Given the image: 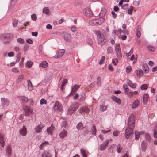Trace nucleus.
<instances>
[{
	"mask_svg": "<svg viewBox=\"0 0 157 157\" xmlns=\"http://www.w3.org/2000/svg\"><path fill=\"white\" fill-rule=\"evenodd\" d=\"M79 104L78 103H75L72 105L68 110L67 114L71 115L74 113L78 108Z\"/></svg>",
	"mask_w": 157,
	"mask_h": 157,
	"instance_id": "1",
	"label": "nucleus"
},
{
	"mask_svg": "<svg viewBox=\"0 0 157 157\" xmlns=\"http://www.w3.org/2000/svg\"><path fill=\"white\" fill-rule=\"evenodd\" d=\"M133 130L131 128H127L126 130L125 135L127 139H131L133 136Z\"/></svg>",
	"mask_w": 157,
	"mask_h": 157,
	"instance_id": "2",
	"label": "nucleus"
},
{
	"mask_svg": "<svg viewBox=\"0 0 157 157\" xmlns=\"http://www.w3.org/2000/svg\"><path fill=\"white\" fill-rule=\"evenodd\" d=\"M133 130L131 128H127L126 130L125 135L127 139H131L133 136Z\"/></svg>",
	"mask_w": 157,
	"mask_h": 157,
	"instance_id": "3",
	"label": "nucleus"
},
{
	"mask_svg": "<svg viewBox=\"0 0 157 157\" xmlns=\"http://www.w3.org/2000/svg\"><path fill=\"white\" fill-rule=\"evenodd\" d=\"M134 116L131 115L129 117L128 120V125L129 128H133L134 127Z\"/></svg>",
	"mask_w": 157,
	"mask_h": 157,
	"instance_id": "4",
	"label": "nucleus"
},
{
	"mask_svg": "<svg viewBox=\"0 0 157 157\" xmlns=\"http://www.w3.org/2000/svg\"><path fill=\"white\" fill-rule=\"evenodd\" d=\"M62 108L63 106L61 103L58 101L55 102L53 106V109L55 111H57L59 112L62 111Z\"/></svg>",
	"mask_w": 157,
	"mask_h": 157,
	"instance_id": "5",
	"label": "nucleus"
},
{
	"mask_svg": "<svg viewBox=\"0 0 157 157\" xmlns=\"http://www.w3.org/2000/svg\"><path fill=\"white\" fill-rule=\"evenodd\" d=\"M103 22V20H89V24L92 25H98Z\"/></svg>",
	"mask_w": 157,
	"mask_h": 157,
	"instance_id": "6",
	"label": "nucleus"
},
{
	"mask_svg": "<svg viewBox=\"0 0 157 157\" xmlns=\"http://www.w3.org/2000/svg\"><path fill=\"white\" fill-rule=\"evenodd\" d=\"M1 105L3 107L8 106L9 104V101L7 99L4 98H1Z\"/></svg>",
	"mask_w": 157,
	"mask_h": 157,
	"instance_id": "7",
	"label": "nucleus"
},
{
	"mask_svg": "<svg viewBox=\"0 0 157 157\" xmlns=\"http://www.w3.org/2000/svg\"><path fill=\"white\" fill-rule=\"evenodd\" d=\"M89 109L86 106H83L79 110L78 112L82 114L83 113H88L89 112Z\"/></svg>",
	"mask_w": 157,
	"mask_h": 157,
	"instance_id": "8",
	"label": "nucleus"
},
{
	"mask_svg": "<svg viewBox=\"0 0 157 157\" xmlns=\"http://www.w3.org/2000/svg\"><path fill=\"white\" fill-rule=\"evenodd\" d=\"M109 141L108 139L105 140L102 144L100 145V149L101 151L104 150L107 147L108 145L109 144Z\"/></svg>",
	"mask_w": 157,
	"mask_h": 157,
	"instance_id": "9",
	"label": "nucleus"
},
{
	"mask_svg": "<svg viewBox=\"0 0 157 157\" xmlns=\"http://www.w3.org/2000/svg\"><path fill=\"white\" fill-rule=\"evenodd\" d=\"M84 14L87 17H91L92 15V13L91 10L88 8L85 9L83 11Z\"/></svg>",
	"mask_w": 157,
	"mask_h": 157,
	"instance_id": "10",
	"label": "nucleus"
},
{
	"mask_svg": "<svg viewBox=\"0 0 157 157\" xmlns=\"http://www.w3.org/2000/svg\"><path fill=\"white\" fill-rule=\"evenodd\" d=\"M98 44L102 46L105 44L107 41V39L104 36H102L101 38L98 39Z\"/></svg>",
	"mask_w": 157,
	"mask_h": 157,
	"instance_id": "11",
	"label": "nucleus"
},
{
	"mask_svg": "<svg viewBox=\"0 0 157 157\" xmlns=\"http://www.w3.org/2000/svg\"><path fill=\"white\" fill-rule=\"evenodd\" d=\"M65 52V50L64 49L59 50L58 52L54 56V57L55 58H57L61 57L64 54Z\"/></svg>",
	"mask_w": 157,
	"mask_h": 157,
	"instance_id": "12",
	"label": "nucleus"
},
{
	"mask_svg": "<svg viewBox=\"0 0 157 157\" xmlns=\"http://www.w3.org/2000/svg\"><path fill=\"white\" fill-rule=\"evenodd\" d=\"M25 112V115L27 116H29L31 114L32 111L27 106H25L24 108Z\"/></svg>",
	"mask_w": 157,
	"mask_h": 157,
	"instance_id": "13",
	"label": "nucleus"
},
{
	"mask_svg": "<svg viewBox=\"0 0 157 157\" xmlns=\"http://www.w3.org/2000/svg\"><path fill=\"white\" fill-rule=\"evenodd\" d=\"M126 82L128 85L132 88H135L136 86V84L135 83H132V82L129 79H127Z\"/></svg>",
	"mask_w": 157,
	"mask_h": 157,
	"instance_id": "14",
	"label": "nucleus"
},
{
	"mask_svg": "<svg viewBox=\"0 0 157 157\" xmlns=\"http://www.w3.org/2000/svg\"><path fill=\"white\" fill-rule=\"evenodd\" d=\"M5 144L3 136L0 134V148H4Z\"/></svg>",
	"mask_w": 157,
	"mask_h": 157,
	"instance_id": "15",
	"label": "nucleus"
},
{
	"mask_svg": "<svg viewBox=\"0 0 157 157\" xmlns=\"http://www.w3.org/2000/svg\"><path fill=\"white\" fill-rule=\"evenodd\" d=\"M19 132L20 134L22 136H25L27 134V131L26 127L24 125L21 129L20 131Z\"/></svg>",
	"mask_w": 157,
	"mask_h": 157,
	"instance_id": "16",
	"label": "nucleus"
},
{
	"mask_svg": "<svg viewBox=\"0 0 157 157\" xmlns=\"http://www.w3.org/2000/svg\"><path fill=\"white\" fill-rule=\"evenodd\" d=\"M145 133L144 131H142L139 132L137 131H135V138L136 140H137L139 139L140 137V136L143 135Z\"/></svg>",
	"mask_w": 157,
	"mask_h": 157,
	"instance_id": "17",
	"label": "nucleus"
},
{
	"mask_svg": "<svg viewBox=\"0 0 157 157\" xmlns=\"http://www.w3.org/2000/svg\"><path fill=\"white\" fill-rule=\"evenodd\" d=\"M67 132L65 130H63L61 131L59 134V137L61 139H63L67 136Z\"/></svg>",
	"mask_w": 157,
	"mask_h": 157,
	"instance_id": "18",
	"label": "nucleus"
},
{
	"mask_svg": "<svg viewBox=\"0 0 157 157\" xmlns=\"http://www.w3.org/2000/svg\"><path fill=\"white\" fill-rule=\"evenodd\" d=\"M106 11L105 10L103 9L102 10L100 13L99 14V16L103 20H105L106 18L105 17V15L106 14Z\"/></svg>",
	"mask_w": 157,
	"mask_h": 157,
	"instance_id": "19",
	"label": "nucleus"
},
{
	"mask_svg": "<svg viewBox=\"0 0 157 157\" xmlns=\"http://www.w3.org/2000/svg\"><path fill=\"white\" fill-rule=\"evenodd\" d=\"M135 72L139 78L142 77L143 75V72L141 69L136 70L135 71Z\"/></svg>",
	"mask_w": 157,
	"mask_h": 157,
	"instance_id": "20",
	"label": "nucleus"
},
{
	"mask_svg": "<svg viewBox=\"0 0 157 157\" xmlns=\"http://www.w3.org/2000/svg\"><path fill=\"white\" fill-rule=\"evenodd\" d=\"M149 96L148 94H145L143 96V102L144 104H146L148 101Z\"/></svg>",
	"mask_w": 157,
	"mask_h": 157,
	"instance_id": "21",
	"label": "nucleus"
},
{
	"mask_svg": "<svg viewBox=\"0 0 157 157\" xmlns=\"http://www.w3.org/2000/svg\"><path fill=\"white\" fill-rule=\"evenodd\" d=\"M64 38L66 41H69L71 40V36L70 34L65 33L64 35Z\"/></svg>",
	"mask_w": 157,
	"mask_h": 157,
	"instance_id": "22",
	"label": "nucleus"
},
{
	"mask_svg": "<svg viewBox=\"0 0 157 157\" xmlns=\"http://www.w3.org/2000/svg\"><path fill=\"white\" fill-rule=\"evenodd\" d=\"M140 104L139 101L138 99H136L132 104V109L137 107Z\"/></svg>",
	"mask_w": 157,
	"mask_h": 157,
	"instance_id": "23",
	"label": "nucleus"
},
{
	"mask_svg": "<svg viewBox=\"0 0 157 157\" xmlns=\"http://www.w3.org/2000/svg\"><path fill=\"white\" fill-rule=\"evenodd\" d=\"M43 126L41 124L37 126L35 128V131L37 133H39L41 131Z\"/></svg>",
	"mask_w": 157,
	"mask_h": 157,
	"instance_id": "24",
	"label": "nucleus"
},
{
	"mask_svg": "<svg viewBox=\"0 0 157 157\" xmlns=\"http://www.w3.org/2000/svg\"><path fill=\"white\" fill-rule=\"evenodd\" d=\"M142 68L144 73L147 74L148 72L149 68L147 64L145 63L143 64L142 66Z\"/></svg>",
	"mask_w": 157,
	"mask_h": 157,
	"instance_id": "25",
	"label": "nucleus"
},
{
	"mask_svg": "<svg viewBox=\"0 0 157 157\" xmlns=\"http://www.w3.org/2000/svg\"><path fill=\"white\" fill-rule=\"evenodd\" d=\"M80 86L77 84H75L72 87L71 91V93H74L76 92L78 89L79 88Z\"/></svg>",
	"mask_w": 157,
	"mask_h": 157,
	"instance_id": "26",
	"label": "nucleus"
},
{
	"mask_svg": "<svg viewBox=\"0 0 157 157\" xmlns=\"http://www.w3.org/2000/svg\"><path fill=\"white\" fill-rule=\"evenodd\" d=\"M28 83V89L29 91H32L33 89V86L32 85L31 82L30 80H27Z\"/></svg>",
	"mask_w": 157,
	"mask_h": 157,
	"instance_id": "27",
	"label": "nucleus"
},
{
	"mask_svg": "<svg viewBox=\"0 0 157 157\" xmlns=\"http://www.w3.org/2000/svg\"><path fill=\"white\" fill-rule=\"evenodd\" d=\"M1 38L4 41V42L5 43H7V42L5 41L4 40V39H10V34H4L2 35Z\"/></svg>",
	"mask_w": 157,
	"mask_h": 157,
	"instance_id": "28",
	"label": "nucleus"
},
{
	"mask_svg": "<svg viewBox=\"0 0 157 157\" xmlns=\"http://www.w3.org/2000/svg\"><path fill=\"white\" fill-rule=\"evenodd\" d=\"M12 151L11 147V146H8L6 149V154L9 156H10Z\"/></svg>",
	"mask_w": 157,
	"mask_h": 157,
	"instance_id": "29",
	"label": "nucleus"
},
{
	"mask_svg": "<svg viewBox=\"0 0 157 157\" xmlns=\"http://www.w3.org/2000/svg\"><path fill=\"white\" fill-rule=\"evenodd\" d=\"M81 153L83 157H87V154L88 153L87 151H85L83 149H81L80 150Z\"/></svg>",
	"mask_w": 157,
	"mask_h": 157,
	"instance_id": "30",
	"label": "nucleus"
},
{
	"mask_svg": "<svg viewBox=\"0 0 157 157\" xmlns=\"http://www.w3.org/2000/svg\"><path fill=\"white\" fill-rule=\"evenodd\" d=\"M112 99L113 100V101H114L118 104H121V101L119 98H118L116 97V96H112Z\"/></svg>",
	"mask_w": 157,
	"mask_h": 157,
	"instance_id": "31",
	"label": "nucleus"
},
{
	"mask_svg": "<svg viewBox=\"0 0 157 157\" xmlns=\"http://www.w3.org/2000/svg\"><path fill=\"white\" fill-rule=\"evenodd\" d=\"M24 76V75L22 74L19 75L16 80L17 82L18 83L20 82L23 80Z\"/></svg>",
	"mask_w": 157,
	"mask_h": 157,
	"instance_id": "32",
	"label": "nucleus"
},
{
	"mask_svg": "<svg viewBox=\"0 0 157 157\" xmlns=\"http://www.w3.org/2000/svg\"><path fill=\"white\" fill-rule=\"evenodd\" d=\"M33 64V63L31 61L29 60L25 64V66L26 67L30 68L32 67V66Z\"/></svg>",
	"mask_w": 157,
	"mask_h": 157,
	"instance_id": "33",
	"label": "nucleus"
},
{
	"mask_svg": "<svg viewBox=\"0 0 157 157\" xmlns=\"http://www.w3.org/2000/svg\"><path fill=\"white\" fill-rule=\"evenodd\" d=\"M48 63L46 61L42 62L40 64V66L43 68L46 67L48 65Z\"/></svg>",
	"mask_w": 157,
	"mask_h": 157,
	"instance_id": "34",
	"label": "nucleus"
},
{
	"mask_svg": "<svg viewBox=\"0 0 157 157\" xmlns=\"http://www.w3.org/2000/svg\"><path fill=\"white\" fill-rule=\"evenodd\" d=\"M95 34L97 35L98 38H102L103 35H102L100 31L96 30L95 33Z\"/></svg>",
	"mask_w": 157,
	"mask_h": 157,
	"instance_id": "35",
	"label": "nucleus"
},
{
	"mask_svg": "<svg viewBox=\"0 0 157 157\" xmlns=\"http://www.w3.org/2000/svg\"><path fill=\"white\" fill-rule=\"evenodd\" d=\"M90 132L92 134L95 135H96V127L94 125H92Z\"/></svg>",
	"mask_w": 157,
	"mask_h": 157,
	"instance_id": "36",
	"label": "nucleus"
},
{
	"mask_svg": "<svg viewBox=\"0 0 157 157\" xmlns=\"http://www.w3.org/2000/svg\"><path fill=\"white\" fill-rule=\"evenodd\" d=\"M147 48L149 51L151 52H154L155 50V47L152 46L151 45H148L147 47Z\"/></svg>",
	"mask_w": 157,
	"mask_h": 157,
	"instance_id": "37",
	"label": "nucleus"
},
{
	"mask_svg": "<svg viewBox=\"0 0 157 157\" xmlns=\"http://www.w3.org/2000/svg\"><path fill=\"white\" fill-rule=\"evenodd\" d=\"M49 12V10L48 7H44L43 10L42 12L43 13L48 15Z\"/></svg>",
	"mask_w": 157,
	"mask_h": 157,
	"instance_id": "38",
	"label": "nucleus"
},
{
	"mask_svg": "<svg viewBox=\"0 0 157 157\" xmlns=\"http://www.w3.org/2000/svg\"><path fill=\"white\" fill-rule=\"evenodd\" d=\"M48 144V142L46 141H44V142L42 143L40 146V149H42L44 147Z\"/></svg>",
	"mask_w": 157,
	"mask_h": 157,
	"instance_id": "39",
	"label": "nucleus"
},
{
	"mask_svg": "<svg viewBox=\"0 0 157 157\" xmlns=\"http://www.w3.org/2000/svg\"><path fill=\"white\" fill-rule=\"evenodd\" d=\"M77 128L78 130H81L84 128L83 124L82 123H79L77 126Z\"/></svg>",
	"mask_w": 157,
	"mask_h": 157,
	"instance_id": "40",
	"label": "nucleus"
},
{
	"mask_svg": "<svg viewBox=\"0 0 157 157\" xmlns=\"http://www.w3.org/2000/svg\"><path fill=\"white\" fill-rule=\"evenodd\" d=\"M21 100L23 102H27L29 100H30V99H28V98L25 96H22L21 98Z\"/></svg>",
	"mask_w": 157,
	"mask_h": 157,
	"instance_id": "41",
	"label": "nucleus"
},
{
	"mask_svg": "<svg viewBox=\"0 0 157 157\" xmlns=\"http://www.w3.org/2000/svg\"><path fill=\"white\" fill-rule=\"evenodd\" d=\"M54 130L55 128L53 125L52 124L51 127H50V135H52L53 133L54 132Z\"/></svg>",
	"mask_w": 157,
	"mask_h": 157,
	"instance_id": "42",
	"label": "nucleus"
},
{
	"mask_svg": "<svg viewBox=\"0 0 157 157\" xmlns=\"http://www.w3.org/2000/svg\"><path fill=\"white\" fill-rule=\"evenodd\" d=\"M97 84L98 86H100L101 84V78L98 76L97 78Z\"/></svg>",
	"mask_w": 157,
	"mask_h": 157,
	"instance_id": "43",
	"label": "nucleus"
},
{
	"mask_svg": "<svg viewBox=\"0 0 157 157\" xmlns=\"http://www.w3.org/2000/svg\"><path fill=\"white\" fill-rule=\"evenodd\" d=\"M140 88L142 90H146L148 88V86L147 84H144L141 85Z\"/></svg>",
	"mask_w": 157,
	"mask_h": 157,
	"instance_id": "44",
	"label": "nucleus"
},
{
	"mask_svg": "<svg viewBox=\"0 0 157 157\" xmlns=\"http://www.w3.org/2000/svg\"><path fill=\"white\" fill-rule=\"evenodd\" d=\"M17 42L21 44H23L24 43V40L23 39L21 38H18L17 39Z\"/></svg>",
	"mask_w": 157,
	"mask_h": 157,
	"instance_id": "45",
	"label": "nucleus"
},
{
	"mask_svg": "<svg viewBox=\"0 0 157 157\" xmlns=\"http://www.w3.org/2000/svg\"><path fill=\"white\" fill-rule=\"evenodd\" d=\"M47 101L44 98H42L41 99L40 103V105L46 104H47Z\"/></svg>",
	"mask_w": 157,
	"mask_h": 157,
	"instance_id": "46",
	"label": "nucleus"
},
{
	"mask_svg": "<svg viewBox=\"0 0 157 157\" xmlns=\"http://www.w3.org/2000/svg\"><path fill=\"white\" fill-rule=\"evenodd\" d=\"M133 7L132 6H131L130 7L129 9L128 10V13L129 14H132V12L133 11Z\"/></svg>",
	"mask_w": 157,
	"mask_h": 157,
	"instance_id": "47",
	"label": "nucleus"
},
{
	"mask_svg": "<svg viewBox=\"0 0 157 157\" xmlns=\"http://www.w3.org/2000/svg\"><path fill=\"white\" fill-rule=\"evenodd\" d=\"M122 148L121 147L120 145H118L117 147V151L118 153H120L121 152Z\"/></svg>",
	"mask_w": 157,
	"mask_h": 157,
	"instance_id": "48",
	"label": "nucleus"
},
{
	"mask_svg": "<svg viewBox=\"0 0 157 157\" xmlns=\"http://www.w3.org/2000/svg\"><path fill=\"white\" fill-rule=\"evenodd\" d=\"M105 60V57L104 56H102L100 59V60L99 62V64H102Z\"/></svg>",
	"mask_w": 157,
	"mask_h": 157,
	"instance_id": "49",
	"label": "nucleus"
},
{
	"mask_svg": "<svg viewBox=\"0 0 157 157\" xmlns=\"http://www.w3.org/2000/svg\"><path fill=\"white\" fill-rule=\"evenodd\" d=\"M116 54L118 59L119 60L121 59L122 58V54L121 52H117Z\"/></svg>",
	"mask_w": 157,
	"mask_h": 157,
	"instance_id": "50",
	"label": "nucleus"
},
{
	"mask_svg": "<svg viewBox=\"0 0 157 157\" xmlns=\"http://www.w3.org/2000/svg\"><path fill=\"white\" fill-rule=\"evenodd\" d=\"M142 149L144 151H145L146 149V147L144 143V142H142L141 143Z\"/></svg>",
	"mask_w": 157,
	"mask_h": 157,
	"instance_id": "51",
	"label": "nucleus"
},
{
	"mask_svg": "<svg viewBox=\"0 0 157 157\" xmlns=\"http://www.w3.org/2000/svg\"><path fill=\"white\" fill-rule=\"evenodd\" d=\"M121 50L119 44H116L115 46V51H119Z\"/></svg>",
	"mask_w": 157,
	"mask_h": 157,
	"instance_id": "52",
	"label": "nucleus"
},
{
	"mask_svg": "<svg viewBox=\"0 0 157 157\" xmlns=\"http://www.w3.org/2000/svg\"><path fill=\"white\" fill-rule=\"evenodd\" d=\"M111 131V129H109L107 130H102L101 132V133L103 134H106L110 132Z\"/></svg>",
	"mask_w": 157,
	"mask_h": 157,
	"instance_id": "53",
	"label": "nucleus"
},
{
	"mask_svg": "<svg viewBox=\"0 0 157 157\" xmlns=\"http://www.w3.org/2000/svg\"><path fill=\"white\" fill-rule=\"evenodd\" d=\"M107 107L105 106L101 105L100 106V110L101 111H104L106 110Z\"/></svg>",
	"mask_w": 157,
	"mask_h": 157,
	"instance_id": "54",
	"label": "nucleus"
},
{
	"mask_svg": "<svg viewBox=\"0 0 157 157\" xmlns=\"http://www.w3.org/2000/svg\"><path fill=\"white\" fill-rule=\"evenodd\" d=\"M128 4H126L122 6L121 8L122 9H123L124 10H126L128 8Z\"/></svg>",
	"mask_w": 157,
	"mask_h": 157,
	"instance_id": "55",
	"label": "nucleus"
},
{
	"mask_svg": "<svg viewBox=\"0 0 157 157\" xmlns=\"http://www.w3.org/2000/svg\"><path fill=\"white\" fill-rule=\"evenodd\" d=\"M8 55L9 57L13 56L14 55V53L13 52H11L8 53Z\"/></svg>",
	"mask_w": 157,
	"mask_h": 157,
	"instance_id": "56",
	"label": "nucleus"
},
{
	"mask_svg": "<svg viewBox=\"0 0 157 157\" xmlns=\"http://www.w3.org/2000/svg\"><path fill=\"white\" fill-rule=\"evenodd\" d=\"M42 157H49V153L44 152L42 154Z\"/></svg>",
	"mask_w": 157,
	"mask_h": 157,
	"instance_id": "57",
	"label": "nucleus"
},
{
	"mask_svg": "<svg viewBox=\"0 0 157 157\" xmlns=\"http://www.w3.org/2000/svg\"><path fill=\"white\" fill-rule=\"evenodd\" d=\"M157 130V128L156 127L155 128L154 130V137L155 138H157V132L156 131Z\"/></svg>",
	"mask_w": 157,
	"mask_h": 157,
	"instance_id": "58",
	"label": "nucleus"
},
{
	"mask_svg": "<svg viewBox=\"0 0 157 157\" xmlns=\"http://www.w3.org/2000/svg\"><path fill=\"white\" fill-rule=\"evenodd\" d=\"M132 70V68L130 66H128L126 69V71L127 72H130Z\"/></svg>",
	"mask_w": 157,
	"mask_h": 157,
	"instance_id": "59",
	"label": "nucleus"
},
{
	"mask_svg": "<svg viewBox=\"0 0 157 157\" xmlns=\"http://www.w3.org/2000/svg\"><path fill=\"white\" fill-rule=\"evenodd\" d=\"M87 43L90 45H91L93 43V41L90 38H88L87 40Z\"/></svg>",
	"mask_w": 157,
	"mask_h": 157,
	"instance_id": "60",
	"label": "nucleus"
},
{
	"mask_svg": "<svg viewBox=\"0 0 157 157\" xmlns=\"http://www.w3.org/2000/svg\"><path fill=\"white\" fill-rule=\"evenodd\" d=\"M119 133V132L118 130H115L114 131L113 133V135L114 136H117L118 134Z\"/></svg>",
	"mask_w": 157,
	"mask_h": 157,
	"instance_id": "61",
	"label": "nucleus"
},
{
	"mask_svg": "<svg viewBox=\"0 0 157 157\" xmlns=\"http://www.w3.org/2000/svg\"><path fill=\"white\" fill-rule=\"evenodd\" d=\"M32 20H36L37 18L36 15V14H33L31 15Z\"/></svg>",
	"mask_w": 157,
	"mask_h": 157,
	"instance_id": "62",
	"label": "nucleus"
},
{
	"mask_svg": "<svg viewBox=\"0 0 157 157\" xmlns=\"http://www.w3.org/2000/svg\"><path fill=\"white\" fill-rule=\"evenodd\" d=\"M136 34L137 36V37L138 38L140 37L141 36L140 31H136Z\"/></svg>",
	"mask_w": 157,
	"mask_h": 157,
	"instance_id": "63",
	"label": "nucleus"
},
{
	"mask_svg": "<svg viewBox=\"0 0 157 157\" xmlns=\"http://www.w3.org/2000/svg\"><path fill=\"white\" fill-rule=\"evenodd\" d=\"M112 51L113 50L112 47H109L107 50V53L109 54L110 53L112 52Z\"/></svg>",
	"mask_w": 157,
	"mask_h": 157,
	"instance_id": "64",
	"label": "nucleus"
}]
</instances>
